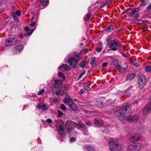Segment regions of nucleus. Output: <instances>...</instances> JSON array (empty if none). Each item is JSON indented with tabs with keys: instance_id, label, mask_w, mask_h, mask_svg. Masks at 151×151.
I'll return each instance as SVG.
<instances>
[{
	"instance_id": "nucleus-1",
	"label": "nucleus",
	"mask_w": 151,
	"mask_h": 151,
	"mask_svg": "<svg viewBox=\"0 0 151 151\" xmlns=\"http://www.w3.org/2000/svg\"><path fill=\"white\" fill-rule=\"evenodd\" d=\"M131 105L130 104L127 103L122 107L117 108L114 111V114L119 117V119L121 121L124 120H127L131 122H136L138 119L137 116H128L127 114L131 112Z\"/></svg>"
},
{
	"instance_id": "nucleus-2",
	"label": "nucleus",
	"mask_w": 151,
	"mask_h": 151,
	"mask_svg": "<svg viewBox=\"0 0 151 151\" xmlns=\"http://www.w3.org/2000/svg\"><path fill=\"white\" fill-rule=\"evenodd\" d=\"M109 144V149L111 151H120L122 149V144L117 140L110 141Z\"/></svg>"
},
{
	"instance_id": "nucleus-3",
	"label": "nucleus",
	"mask_w": 151,
	"mask_h": 151,
	"mask_svg": "<svg viewBox=\"0 0 151 151\" xmlns=\"http://www.w3.org/2000/svg\"><path fill=\"white\" fill-rule=\"evenodd\" d=\"M73 56L68 59V61L70 67L75 69L78 65L81 54L80 53H74Z\"/></svg>"
},
{
	"instance_id": "nucleus-4",
	"label": "nucleus",
	"mask_w": 151,
	"mask_h": 151,
	"mask_svg": "<svg viewBox=\"0 0 151 151\" xmlns=\"http://www.w3.org/2000/svg\"><path fill=\"white\" fill-rule=\"evenodd\" d=\"M142 147L141 144L139 143H134L129 145L126 151H139Z\"/></svg>"
},
{
	"instance_id": "nucleus-5",
	"label": "nucleus",
	"mask_w": 151,
	"mask_h": 151,
	"mask_svg": "<svg viewBox=\"0 0 151 151\" xmlns=\"http://www.w3.org/2000/svg\"><path fill=\"white\" fill-rule=\"evenodd\" d=\"M121 45L119 41L117 39H114L111 42V44L109 47L111 48L110 50L113 51L116 50L117 47H121Z\"/></svg>"
},
{
	"instance_id": "nucleus-6",
	"label": "nucleus",
	"mask_w": 151,
	"mask_h": 151,
	"mask_svg": "<svg viewBox=\"0 0 151 151\" xmlns=\"http://www.w3.org/2000/svg\"><path fill=\"white\" fill-rule=\"evenodd\" d=\"M146 78L144 75L140 76L138 79V84L139 88L140 89H142L146 83Z\"/></svg>"
},
{
	"instance_id": "nucleus-7",
	"label": "nucleus",
	"mask_w": 151,
	"mask_h": 151,
	"mask_svg": "<svg viewBox=\"0 0 151 151\" xmlns=\"http://www.w3.org/2000/svg\"><path fill=\"white\" fill-rule=\"evenodd\" d=\"M17 42L16 38H10L5 42V44L6 46H10L14 45Z\"/></svg>"
},
{
	"instance_id": "nucleus-8",
	"label": "nucleus",
	"mask_w": 151,
	"mask_h": 151,
	"mask_svg": "<svg viewBox=\"0 0 151 151\" xmlns=\"http://www.w3.org/2000/svg\"><path fill=\"white\" fill-rule=\"evenodd\" d=\"M127 64L126 63H124L123 67H121L118 64L116 65V69L120 72H124L127 70Z\"/></svg>"
},
{
	"instance_id": "nucleus-9",
	"label": "nucleus",
	"mask_w": 151,
	"mask_h": 151,
	"mask_svg": "<svg viewBox=\"0 0 151 151\" xmlns=\"http://www.w3.org/2000/svg\"><path fill=\"white\" fill-rule=\"evenodd\" d=\"M151 102L149 103L148 105L147 106L142 110V113L144 115L148 114L151 110Z\"/></svg>"
},
{
	"instance_id": "nucleus-10",
	"label": "nucleus",
	"mask_w": 151,
	"mask_h": 151,
	"mask_svg": "<svg viewBox=\"0 0 151 151\" xmlns=\"http://www.w3.org/2000/svg\"><path fill=\"white\" fill-rule=\"evenodd\" d=\"M140 139V136L138 134H135L129 138L130 141L132 142L139 141Z\"/></svg>"
},
{
	"instance_id": "nucleus-11",
	"label": "nucleus",
	"mask_w": 151,
	"mask_h": 151,
	"mask_svg": "<svg viewBox=\"0 0 151 151\" xmlns=\"http://www.w3.org/2000/svg\"><path fill=\"white\" fill-rule=\"evenodd\" d=\"M73 101L72 99L68 95L66 96L63 100V102L66 105H69Z\"/></svg>"
},
{
	"instance_id": "nucleus-12",
	"label": "nucleus",
	"mask_w": 151,
	"mask_h": 151,
	"mask_svg": "<svg viewBox=\"0 0 151 151\" xmlns=\"http://www.w3.org/2000/svg\"><path fill=\"white\" fill-rule=\"evenodd\" d=\"M94 122L96 126L97 127H100L104 124V121L101 119L97 118L94 119Z\"/></svg>"
},
{
	"instance_id": "nucleus-13",
	"label": "nucleus",
	"mask_w": 151,
	"mask_h": 151,
	"mask_svg": "<svg viewBox=\"0 0 151 151\" xmlns=\"http://www.w3.org/2000/svg\"><path fill=\"white\" fill-rule=\"evenodd\" d=\"M83 149L86 151H95L94 148L92 146L88 145H85L83 146Z\"/></svg>"
},
{
	"instance_id": "nucleus-14",
	"label": "nucleus",
	"mask_w": 151,
	"mask_h": 151,
	"mask_svg": "<svg viewBox=\"0 0 151 151\" xmlns=\"http://www.w3.org/2000/svg\"><path fill=\"white\" fill-rule=\"evenodd\" d=\"M23 48V46L22 45H18L14 48L13 52L14 53H17L22 51Z\"/></svg>"
},
{
	"instance_id": "nucleus-15",
	"label": "nucleus",
	"mask_w": 151,
	"mask_h": 151,
	"mask_svg": "<svg viewBox=\"0 0 151 151\" xmlns=\"http://www.w3.org/2000/svg\"><path fill=\"white\" fill-rule=\"evenodd\" d=\"M33 29H31L30 31L29 32H26L24 35L22 34H20L19 35V37L21 39H22L24 37H27V36H29L30 35H31L32 33L33 32Z\"/></svg>"
},
{
	"instance_id": "nucleus-16",
	"label": "nucleus",
	"mask_w": 151,
	"mask_h": 151,
	"mask_svg": "<svg viewBox=\"0 0 151 151\" xmlns=\"http://www.w3.org/2000/svg\"><path fill=\"white\" fill-rule=\"evenodd\" d=\"M73 124L75 125V127L78 129L82 127L83 126V123L80 121H78L77 123L74 122Z\"/></svg>"
},
{
	"instance_id": "nucleus-17",
	"label": "nucleus",
	"mask_w": 151,
	"mask_h": 151,
	"mask_svg": "<svg viewBox=\"0 0 151 151\" xmlns=\"http://www.w3.org/2000/svg\"><path fill=\"white\" fill-rule=\"evenodd\" d=\"M139 8H136L133 9V10L129 12L128 14V16L129 17H132L134 14L136 12H138L139 11Z\"/></svg>"
},
{
	"instance_id": "nucleus-18",
	"label": "nucleus",
	"mask_w": 151,
	"mask_h": 151,
	"mask_svg": "<svg viewBox=\"0 0 151 151\" xmlns=\"http://www.w3.org/2000/svg\"><path fill=\"white\" fill-rule=\"evenodd\" d=\"M38 106L39 109H42L44 111L47 110L48 109V108L47 106L43 103H40L39 104Z\"/></svg>"
},
{
	"instance_id": "nucleus-19",
	"label": "nucleus",
	"mask_w": 151,
	"mask_h": 151,
	"mask_svg": "<svg viewBox=\"0 0 151 151\" xmlns=\"http://www.w3.org/2000/svg\"><path fill=\"white\" fill-rule=\"evenodd\" d=\"M68 68V65L65 64H63L58 68L59 71L63 72L65 71Z\"/></svg>"
},
{
	"instance_id": "nucleus-20",
	"label": "nucleus",
	"mask_w": 151,
	"mask_h": 151,
	"mask_svg": "<svg viewBox=\"0 0 151 151\" xmlns=\"http://www.w3.org/2000/svg\"><path fill=\"white\" fill-rule=\"evenodd\" d=\"M69 107L73 111H76L77 109V105L73 101L69 105Z\"/></svg>"
},
{
	"instance_id": "nucleus-21",
	"label": "nucleus",
	"mask_w": 151,
	"mask_h": 151,
	"mask_svg": "<svg viewBox=\"0 0 151 151\" xmlns=\"http://www.w3.org/2000/svg\"><path fill=\"white\" fill-rule=\"evenodd\" d=\"M136 74L134 73H132L128 75L127 76V80L131 81L136 76Z\"/></svg>"
},
{
	"instance_id": "nucleus-22",
	"label": "nucleus",
	"mask_w": 151,
	"mask_h": 151,
	"mask_svg": "<svg viewBox=\"0 0 151 151\" xmlns=\"http://www.w3.org/2000/svg\"><path fill=\"white\" fill-rule=\"evenodd\" d=\"M62 83L59 80H55V87L56 88H59L61 86Z\"/></svg>"
},
{
	"instance_id": "nucleus-23",
	"label": "nucleus",
	"mask_w": 151,
	"mask_h": 151,
	"mask_svg": "<svg viewBox=\"0 0 151 151\" xmlns=\"http://www.w3.org/2000/svg\"><path fill=\"white\" fill-rule=\"evenodd\" d=\"M59 134L61 135L64 136V131L62 126L60 125L59 126Z\"/></svg>"
},
{
	"instance_id": "nucleus-24",
	"label": "nucleus",
	"mask_w": 151,
	"mask_h": 151,
	"mask_svg": "<svg viewBox=\"0 0 151 151\" xmlns=\"http://www.w3.org/2000/svg\"><path fill=\"white\" fill-rule=\"evenodd\" d=\"M113 26L112 25H110L107 27H106L105 29V30L108 32H110L113 29Z\"/></svg>"
},
{
	"instance_id": "nucleus-25",
	"label": "nucleus",
	"mask_w": 151,
	"mask_h": 151,
	"mask_svg": "<svg viewBox=\"0 0 151 151\" xmlns=\"http://www.w3.org/2000/svg\"><path fill=\"white\" fill-rule=\"evenodd\" d=\"M63 94L64 91L60 89L56 92V94L57 96L60 95L61 96H63Z\"/></svg>"
},
{
	"instance_id": "nucleus-26",
	"label": "nucleus",
	"mask_w": 151,
	"mask_h": 151,
	"mask_svg": "<svg viewBox=\"0 0 151 151\" xmlns=\"http://www.w3.org/2000/svg\"><path fill=\"white\" fill-rule=\"evenodd\" d=\"M58 76L59 77H60L63 78V81H65V77L62 73V72L59 71V72L58 73Z\"/></svg>"
},
{
	"instance_id": "nucleus-27",
	"label": "nucleus",
	"mask_w": 151,
	"mask_h": 151,
	"mask_svg": "<svg viewBox=\"0 0 151 151\" xmlns=\"http://www.w3.org/2000/svg\"><path fill=\"white\" fill-rule=\"evenodd\" d=\"M40 2L41 4L43 6H45L47 5L48 3V0H40Z\"/></svg>"
},
{
	"instance_id": "nucleus-28",
	"label": "nucleus",
	"mask_w": 151,
	"mask_h": 151,
	"mask_svg": "<svg viewBox=\"0 0 151 151\" xmlns=\"http://www.w3.org/2000/svg\"><path fill=\"white\" fill-rule=\"evenodd\" d=\"M86 62V60H83L81 62L80 66L82 68H85Z\"/></svg>"
},
{
	"instance_id": "nucleus-29",
	"label": "nucleus",
	"mask_w": 151,
	"mask_h": 151,
	"mask_svg": "<svg viewBox=\"0 0 151 151\" xmlns=\"http://www.w3.org/2000/svg\"><path fill=\"white\" fill-rule=\"evenodd\" d=\"M131 62L136 66H137L139 65L136 62V61L133 59H131Z\"/></svg>"
},
{
	"instance_id": "nucleus-30",
	"label": "nucleus",
	"mask_w": 151,
	"mask_h": 151,
	"mask_svg": "<svg viewBox=\"0 0 151 151\" xmlns=\"http://www.w3.org/2000/svg\"><path fill=\"white\" fill-rule=\"evenodd\" d=\"M145 71L147 72H150L151 71V66H147L145 68Z\"/></svg>"
},
{
	"instance_id": "nucleus-31",
	"label": "nucleus",
	"mask_w": 151,
	"mask_h": 151,
	"mask_svg": "<svg viewBox=\"0 0 151 151\" xmlns=\"http://www.w3.org/2000/svg\"><path fill=\"white\" fill-rule=\"evenodd\" d=\"M150 0H144L142 1V5H145L150 2Z\"/></svg>"
},
{
	"instance_id": "nucleus-32",
	"label": "nucleus",
	"mask_w": 151,
	"mask_h": 151,
	"mask_svg": "<svg viewBox=\"0 0 151 151\" xmlns=\"http://www.w3.org/2000/svg\"><path fill=\"white\" fill-rule=\"evenodd\" d=\"M96 58L95 57H92L91 59L90 63L91 65L93 64L95 61Z\"/></svg>"
},
{
	"instance_id": "nucleus-33",
	"label": "nucleus",
	"mask_w": 151,
	"mask_h": 151,
	"mask_svg": "<svg viewBox=\"0 0 151 151\" xmlns=\"http://www.w3.org/2000/svg\"><path fill=\"white\" fill-rule=\"evenodd\" d=\"M12 16L15 20H16V21H18L19 20V18L17 17L16 16V14L14 13H13L12 14Z\"/></svg>"
},
{
	"instance_id": "nucleus-34",
	"label": "nucleus",
	"mask_w": 151,
	"mask_h": 151,
	"mask_svg": "<svg viewBox=\"0 0 151 151\" xmlns=\"http://www.w3.org/2000/svg\"><path fill=\"white\" fill-rule=\"evenodd\" d=\"M86 16L87 17V19H86V21H88L89 19L91 16V13L89 12L88 13L86 14Z\"/></svg>"
},
{
	"instance_id": "nucleus-35",
	"label": "nucleus",
	"mask_w": 151,
	"mask_h": 151,
	"mask_svg": "<svg viewBox=\"0 0 151 151\" xmlns=\"http://www.w3.org/2000/svg\"><path fill=\"white\" fill-rule=\"evenodd\" d=\"M60 108L63 110H65L66 109V107L63 104H61L60 105Z\"/></svg>"
},
{
	"instance_id": "nucleus-36",
	"label": "nucleus",
	"mask_w": 151,
	"mask_h": 151,
	"mask_svg": "<svg viewBox=\"0 0 151 151\" xmlns=\"http://www.w3.org/2000/svg\"><path fill=\"white\" fill-rule=\"evenodd\" d=\"M45 90L44 89H41L38 93L37 94L39 95H40L44 93L45 92Z\"/></svg>"
},
{
	"instance_id": "nucleus-37",
	"label": "nucleus",
	"mask_w": 151,
	"mask_h": 151,
	"mask_svg": "<svg viewBox=\"0 0 151 151\" xmlns=\"http://www.w3.org/2000/svg\"><path fill=\"white\" fill-rule=\"evenodd\" d=\"M76 140V138L74 137H72L70 138V142L71 143L74 142Z\"/></svg>"
},
{
	"instance_id": "nucleus-38",
	"label": "nucleus",
	"mask_w": 151,
	"mask_h": 151,
	"mask_svg": "<svg viewBox=\"0 0 151 151\" xmlns=\"http://www.w3.org/2000/svg\"><path fill=\"white\" fill-rule=\"evenodd\" d=\"M132 10V8H128L125 10L124 12H123L122 13V14H124L127 12H129L130 10Z\"/></svg>"
},
{
	"instance_id": "nucleus-39",
	"label": "nucleus",
	"mask_w": 151,
	"mask_h": 151,
	"mask_svg": "<svg viewBox=\"0 0 151 151\" xmlns=\"http://www.w3.org/2000/svg\"><path fill=\"white\" fill-rule=\"evenodd\" d=\"M24 30L26 32H29L30 30H30L28 27H27L24 28Z\"/></svg>"
},
{
	"instance_id": "nucleus-40",
	"label": "nucleus",
	"mask_w": 151,
	"mask_h": 151,
	"mask_svg": "<svg viewBox=\"0 0 151 151\" xmlns=\"http://www.w3.org/2000/svg\"><path fill=\"white\" fill-rule=\"evenodd\" d=\"M86 73V71H83V72H82V73H81L79 75V76H78V78H81L82 76L84 75V74H85Z\"/></svg>"
},
{
	"instance_id": "nucleus-41",
	"label": "nucleus",
	"mask_w": 151,
	"mask_h": 151,
	"mask_svg": "<svg viewBox=\"0 0 151 151\" xmlns=\"http://www.w3.org/2000/svg\"><path fill=\"white\" fill-rule=\"evenodd\" d=\"M86 124L88 126H90L92 125V122L91 121H88L86 122Z\"/></svg>"
},
{
	"instance_id": "nucleus-42",
	"label": "nucleus",
	"mask_w": 151,
	"mask_h": 151,
	"mask_svg": "<svg viewBox=\"0 0 151 151\" xmlns=\"http://www.w3.org/2000/svg\"><path fill=\"white\" fill-rule=\"evenodd\" d=\"M15 14H16L17 16H20L21 14V12L20 11H17L15 13Z\"/></svg>"
},
{
	"instance_id": "nucleus-43",
	"label": "nucleus",
	"mask_w": 151,
	"mask_h": 151,
	"mask_svg": "<svg viewBox=\"0 0 151 151\" xmlns=\"http://www.w3.org/2000/svg\"><path fill=\"white\" fill-rule=\"evenodd\" d=\"M57 112L58 113V115L59 116H62L63 115V113L60 110H58Z\"/></svg>"
},
{
	"instance_id": "nucleus-44",
	"label": "nucleus",
	"mask_w": 151,
	"mask_h": 151,
	"mask_svg": "<svg viewBox=\"0 0 151 151\" xmlns=\"http://www.w3.org/2000/svg\"><path fill=\"white\" fill-rule=\"evenodd\" d=\"M108 63L107 62H105L104 63L102 64V67L103 68L106 67L107 66V65H108Z\"/></svg>"
},
{
	"instance_id": "nucleus-45",
	"label": "nucleus",
	"mask_w": 151,
	"mask_h": 151,
	"mask_svg": "<svg viewBox=\"0 0 151 151\" xmlns=\"http://www.w3.org/2000/svg\"><path fill=\"white\" fill-rule=\"evenodd\" d=\"M151 9V3L147 7L146 10L147 11H148L150 9Z\"/></svg>"
},
{
	"instance_id": "nucleus-46",
	"label": "nucleus",
	"mask_w": 151,
	"mask_h": 151,
	"mask_svg": "<svg viewBox=\"0 0 151 151\" xmlns=\"http://www.w3.org/2000/svg\"><path fill=\"white\" fill-rule=\"evenodd\" d=\"M139 14L136 13L135 14V16L134 17V19L137 18H138V17H139Z\"/></svg>"
},
{
	"instance_id": "nucleus-47",
	"label": "nucleus",
	"mask_w": 151,
	"mask_h": 151,
	"mask_svg": "<svg viewBox=\"0 0 151 151\" xmlns=\"http://www.w3.org/2000/svg\"><path fill=\"white\" fill-rule=\"evenodd\" d=\"M35 24V21L32 22L29 25L31 26H34Z\"/></svg>"
},
{
	"instance_id": "nucleus-48",
	"label": "nucleus",
	"mask_w": 151,
	"mask_h": 151,
	"mask_svg": "<svg viewBox=\"0 0 151 151\" xmlns=\"http://www.w3.org/2000/svg\"><path fill=\"white\" fill-rule=\"evenodd\" d=\"M47 122L49 123H51L52 121L51 119H48L46 120Z\"/></svg>"
},
{
	"instance_id": "nucleus-49",
	"label": "nucleus",
	"mask_w": 151,
	"mask_h": 151,
	"mask_svg": "<svg viewBox=\"0 0 151 151\" xmlns=\"http://www.w3.org/2000/svg\"><path fill=\"white\" fill-rule=\"evenodd\" d=\"M85 92V91L83 89H81L80 90L79 92V94H81Z\"/></svg>"
},
{
	"instance_id": "nucleus-50",
	"label": "nucleus",
	"mask_w": 151,
	"mask_h": 151,
	"mask_svg": "<svg viewBox=\"0 0 151 151\" xmlns=\"http://www.w3.org/2000/svg\"><path fill=\"white\" fill-rule=\"evenodd\" d=\"M96 51L98 52H100L101 50V49L100 48H96Z\"/></svg>"
},
{
	"instance_id": "nucleus-51",
	"label": "nucleus",
	"mask_w": 151,
	"mask_h": 151,
	"mask_svg": "<svg viewBox=\"0 0 151 151\" xmlns=\"http://www.w3.org/2000/svg\"><path fill=\"white\" fill-rule=\"evenodd\" d=\"M72 130V129L71 128H68L67 129V132L68 133H70Z\"/></svg>"
},
{
	"instance_id": "nucleus-52",
	"label": "nucleus",
	"mask_w": 151,
	"mask_h": 151,
	"mask_svg": "<svg viewBox=\"0 0 151 151\" xmlns=\"http://www.w3.org/2000/svg\"><path fill=\"white\" fill-rule=\"evenodd\" d=\"M86 90L89 91L91 89L90 87H88V86H86L85 88Z\"/></svg>"
},
{
	"instance_id": "nucleus-53",
	"label": "nucleus",
	"mask_w": 151,
	"mask_h": 151,
	"mask_svg": "<svg viewBox=\"0 0 151 151\" xmlns=\"http://www.w3.org/2000/svg\"><path fill=\"white\" fill-rule=\"evenodd\" d=\"M137 21L138 22L140 23H143V21H142V20H141L140 19H138L137 20Z\"/></svg>"
},
{
	"instance_id": "nucleus-54",
	"label": "nucleus",
	"mask_w": 151,
	"mask_h": 151,
	"mask_svg": "<svg viewBox=\"0 0 151 151\" xmlns=\"http://www.w3.org/2000/svg\"><path fill=\"white\" fill-rule=\"evenodd\" d=\"M97 66L98 65L97 64H95L93 66V68H95L97 67Z\"/></svg>"
},
{
	"instance_id": "nucleus-55",
	"label": "nucleus",
	"mask_w": 151,
	"mask_h": 151,
	"mask_svg": "<svg viewBox=\"0 0 151 151\" xmlns=\"http://www.w3.org/2000/svg\"><path fill=\"white\" fill-rule=\"evenodd\" d=\"M147 28L145 27H143L142 28V30L143 31H146L147 30Z\"/></svg>"
},
{
	"instance_id": "nucleus-56",
	"label": "nucleus",
	"mask_w": 151,
	"mask_h": 151,
	"mask_svg": "<svg viewBox=\"0 0 151 151\" xmlns=\"http://www.w3.org/2000/svg\"><path fill=\"white\" fill-rule=\"evenodd\" d=\"M57 101V99H53V101L54 103L56 102Z\"/></svg>"
},
{
	"instance_id": "nucleus-57",
	"label": "nucleus",
	"mask_w": 151,
	"mask_h": 151,
	"mask_svg": "<svg viewBox=\"0 0 151 151\" xmlns=\"http://www.w3.org/2000/svg\"><path fill=\"white\" fill-rule=\"evenodd\" d=\"M87 86V85L86 84V83H84L83 84V86L84 88H85L86 86Z\"/></svg>"
},
{
	"instance_id": "nucleus-58",
	"label": "nucleus",
	"mask_w": 151,
	"mask_h": 151,
	"mask_svg": "<svg viewBox=\"0 0 151 151\" xmlns=\"http://www.w3.org/2000/svg\"><path fill=\"white\" fill-rule=\"evenodd\" d=\"M122 55L124 56V57H126V55H125V54L124 53H122Z\"/></svg>"
},
{
	"instance_id": "nucleus-59",
	"label": "nucleus",
	"mask_w": 151,
	"mask_h": 151,
	"mask_svg": "<svg viewBox=\"0 0 151 151\" xmlns=\"http://www.w3.org/2000/svg\"><path fill=\"white\" fill-rule=\"evenodd\" d=\"M106 4H107V3H104V4H103L102 6H105Z\"/></svg>"
},
{
	"instance_id": "nucleus-60",
	"label": "nucleus",
	"mask_w": 151,
	"mask_h": 151,
	"mask_svg": "<svg viewBox=\"0 0 151 151\" xmlns=\"http://www.w3.org/2000/svg\"><path fill=\"white\" fill-rule=\"evenodd\" d=\"M110 36H109L107 37V40H109L110 39Z\"/></svg>"
},
{
	"instance_id": "nucleus-61",
	"label": "nucleus",
	"mask_w": 151,
	"mask_h": 151,
	"mask_svg": "<svg viewBox=\"0 0 151 151\" xmlns=\"http://www.w3.org/2000/svg\"><path fill=\"white\" fill-rule=\"evenodd\" d=\"M106 40L107 42H108V44H109V40Z\"/></svg>"
},
{
	"instance_id": "nucleus-62",
	"label": "nucleus",
	"mask_w": 151,
	"mask_h": 151,
	"mask_svg": "<svg viewBox=\"0 0 151 151\" xmlns=\"http://www.w3.org/2000/svg\"><path fill=\"white\" fill-rule=\"evenodd\" d=\"M132 86H131L129 87V88L128 89H130V88H132Z\"/></svg>"
},
{
	"instance_id": "nucleus-63",
	"label": "nucleus",
	"mask_w": 151,
	"mask_h": 151,
	"mask_svg": "<svg viewBox=\"0 0 151 151\" xmlns=\"http://www.w3.org/2000/svg\"><path fill=\"white\" fill-rule=\"evenodd\" d=\"M110 2H111V1H109V3H108V4H109V3H110Z\"/></svg>"
},
{
	"instance_id": "nucleus-64",
	"label": "nucleus",
	"mask_w": 151,
	"mask_h": 151,
	"mask_svg": "<svg viewBox=\"0 0 151 151\" xmlns=\"http://www.w3.org/2000/svg\"><path fill=\"white\" fill-rule=\"evenodd\" d=\"M74 101H77V99H75L74 100Z\"/></svg>"
}]
</instances>
